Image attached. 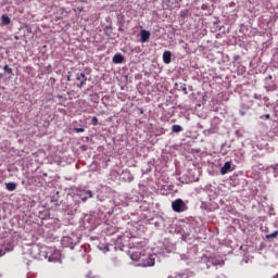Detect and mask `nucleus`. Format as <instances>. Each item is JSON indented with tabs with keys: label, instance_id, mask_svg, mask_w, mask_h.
Returning <instances> with one entry per match:
<instances>
[{
	"label": "nucleus",
	"instance_id": "f257e3e1",
	"mask_svg": "<svg viewBox=\"0 0 278 278\" xmlns=\"http://www.w3.org/2000/svg\"><path fill=\"white\" fill-rule=\"evenodd\" d=\"M157 254H151V250H139L130 254L132 262H140L139 266L147 268L149 266H155V260Z\"/></svg>",
	"mask_w": 278,
	"mask_h": 278
},
{
	"label": "nucleus",
	"instance_id": "f03ea898",
	"mask_svg": "<svg viewBox=\"0 0 278 278\" xmlns=\"http://www.w3.org/2000/svg\"><path fill=\"white\" fill-rule=\"evenodd\" d=\"M61 244L65 249H75L77 244H79V236L72 233L70 236H65L61 239Z\"/></svg>",
	"mask_w": 278,
	"mask_h": 278
},
{
	"label": "nucleus",
	"instance_id": "7ed1b4c3",
	"mask_svg": "<svg viewBox=\"0 0 278 278\" xmlns=\"http://www.w3.org/2000/svg\"><path fill=\"white\" fill-rule=\"evenodd\" d=\"M46 257L48 258V262H53L56 264H62V254L58 250H53V248L48 249Z\"/></svg>",
	"mask_w": 278,
	"mask_h": 278
},
{
	"label": "nucleus",
	"instance_id": "20e7f679",
	"mask_svg": "<svg viewBox=\"0 0 278 278\" xmlns=\"http://www.w3.org/2000/svg\"><path fill=\"white\" fill-rule=\"evenodd\" d=\"M172 210L174 212H186V210H188V207L186 206V203L184 202V200L181 199H177L174 202H172Z\"/></svg>",
	"mask_w": 278,
	"mask_h": 278
},
{
	"label": "nucleus",
	"instance_id": "39448f33",
	"mask_svg": "<svg viewBox=\"0 0 278 278\" xmlns=\"http://www.w3.org/2000/svg\"><path fill=\"white\" fill-rule=\"evenodd\" d=\"M236 166L231 163V161H228L224 164V166L220 168V174L222 175H227V173H231Z\"/></svg>",
	"mask_w": 278,
	"mask_h": 278
},
{
	"label": "nucleus",
	"instance_id": "423d86ee",
	"mask_svg": "<svg viewBox=\"0 0 278 278\" xmlns=\"http://www.w3.org/2000/svg\"><path fill=\"white\" fill-rule=\"evenodd\" d=\"M121 178L123 179V181H134V175L131 174V172H129V169H124L122 172Z\"/></svg>",
	"mask_w": 278,
	"mask_h": 278
},
{
	"label": "nucleus",
	"instance_id": "0eeeda50",
	"mask_svg": "<svg viewBox=\"0 0 278 278\" xmlns=\"http://www.w3.org/2000/svg\"><path fill=\"white\" fill-rule=\"evenodd\" d=\"M76 79H77V81H79V84L77 85L78 88L86 86V81H88V78H86V74H84V73L77 74Z\"/></svg>",
	"mask_w": 278,
	"mask_h": 278
},
{
	"label": "nucleus",
	"instance_id": "6e6552de",
	"mask_svg": "<svg viewBox=\"0 0 278 278\" xmlns=\"http://www.w3.org/2000/svg\"><path fill=\"white\" fill-rule=\"evenodd\" d=\"M113 64H123L125 62V56L121 53H116L112 59Z\"/></svg>",
	"mask_w": 278,
	"mask_h": 278
},
{
	"label": "nucleus",
	"instance_id": "1a4fd4ad",
	"mask_svg": "<svg viewBox=\"0 0 278 278\" xmlns=\"http://www.w3.org/2000/svg\"><path fill=\"white\" fill-rule=\"evenodd\" d=\"M80 199L84 203H86V201H88V199H92V191L87 190V191H83L80 193Z\"/></svg>",
	"mask_w": 278,
	"mask_h": 278
},
{
	"label": "nucleus",
	"instance_id": "9d476101",
	"mask_svg": "<svg viewBox=\"0 0 278 278\" xmlns=\"http://www.w3.org/2000/svg\"><path fill=\"white\" fill-rule=\"evenodd\" d=\"M173 58V53L170 51H165L163 53V62L164 64H170V59Z\"/></svg>",
	"mask_w": 278,
	"mask_h": 278
},
{
	"label": "nucleus",
	"instance_id": "9b49d317",
	"mask_svg": "<svg viewBox=\"0 0 278 278\" xmlns=\"http://www.w3.org/2000/svg\"><path fill=\"white\" fill-rule=\"evenodd\" d=\"M151 38V33L149 30H141V42H147Z\"/></svg>",
	"mask_w": 278,
	"mask_h": 278
},
{
	"label": "nucleus",
	"instance_id": "f8f14e48",
	"mask_svg": "<svg viewBox=\"0 0 278 278\" xmlns=\"http://www.w3.org/2000/svg\"><path fill=\"white\" fill-rule=\"evenodd\" d=\"M5 189L9 192H14L16 190V182H5Z\"/></svg>",
	"mask_w": 278,
	"mask_h": 278
},
{
	"label": "nucleus",
	"instance_id": "ddd939ff",
	"mask_svg": "<svg viewBox=\"0 0 278 278\" xmlns=\"http://www.w3.org/2000/svg\"><path fill=\"white\" fill-rule=\"evenodd\" d=\"M168 278H190V274L184 273V274H174L168 276Z\"/></svg>",
	"mask_w": 278,
	"mask_h": 278
},
{
	"label": "nucleus",
	"instance_id": "4468645a",
	"mask_svg": "<svg viewBox=\"0 0 278 278\" xmlns=\"http://www.w3.org/2000/svg\"><path fill=\"white\" fill-rule=\"evenodd\" d=\"M98 249H99L100 251H102V253H108V251H110V247H108V244H105V243H100V244L98 245Z\"/></svg>",
	"mask_w": 278,
	"mask_h": 278
},
{
	"label": "nucleus",
	"instance_id": "2eb2a0df",
	"mask_svg": "<svg viewBox=\"0 0 278 278\" xmlns=\"http://www.w3.org/2000/svg\"><path fill=\"white\" fill-rule=\"evenodd\" d=\"M172 131L174 134H179V132L184 131V128L181 126H179V125H173L172 126Z\"/></svg>",
	"mask_w": 278,
	"mask_h": 278
},
{
	"label": "nucleus",
	"instance_id": "dca6fc26",
	"mask_svg": "<svg viewBox=\"0 0 278 278\" xmlns=\"http://www.w3.org/2000/svg\"><path fill=\"white\" fill-rule=\"evenodd\" d=\"M2 25H10V23L12 22L11 20H10V16H8V15H2Z\"/></svg>",
	"mask_w": 278,
	"mask_h": 278
},
{
	"label": "nucleus",
	"instance_id": "f3484780",
	"mask_svg": "<svg viewBox=\"0 0 278 278\" xmlns=\"http://www.w3.org/2000/svg\"><path fill=\"white\" fill-rule=\"evenodd\" d=\"M277 236H278V230L267 235L266 238L267 240H273V238H277Z\"/></svg>",
	"mask_w": 278,
	"mask_h": 278
},
{
	"label": "nucleus",
	"instance_id": "a211bd4d",
	"mask_svg": "<svg viewBox=\"0 0 278 278\" xmlns=\"http://www.w3.org/2000/svg\"><path fill=\"white\" fill-rule=\"evenodd\" d=\"M3 71H4V73H8L9 75H12V67H10L9 65H4Z\"/></svg>",
	"mask_w": 278,
	"mask_h": 278
},
{
	"label": "nucleus",
	"instance_id": "6ab92c4d",
	"mask_svg": "<svg viewBox=\"0 0 278 278\" xmlns=\"http://www.w3.org/2000/svg\"><path fill=\"white\" fill-rule=\"evenodd\" d=\"M273 170H274V177H278V164L271 166Z\"/></svg>",
	"mask_w": 278,
	"mask_h": 278
},
{
	"label": "nucleus",
	"instance_id": "aec40b11",
	"mask_svg": "<svg viewBox=\"0 0 278 278\" xmlns=\"http://www.w3.org/2000/svg\"><path fill=\"white\" fill-rule=\"evenodd\" d=\"M180 90H182L185 94H188V88L186 87V84H180Z\"/></svg>",
	"mask_w": 278,
	"mask_h": 278
},
{
	"label": "nucleus",
	"instance_id": "412c9836",
	"mask_svg": "<svg viewBox=\"0 0 278 278\" xmlns=\"http://www.w3.org/2000/svg\"><path fill=\"white\" fill-rule=\"evenodd\" d=\"M188 12H189L188 9L180 11V16H182V17L188 16Z\"/></svg>",
	"mask_w": 278,
	"mask_h": 278
},
{
	"label": "nucleus",
	"instance_id": "4be33fe9",
	"mask_svg": "<svg viewBox=\"0 0 278 278\" xmlns=\"http://www.w3.org/2000/svg\"><path fill=\"white\" fill-rule=\"evenodd\" d=\"M91 123L92 125H97L99 123V119L97 117H92Z\"/></svg>",
	"mask_w": 278,
	"mask_h": 278
},
{
	"label": "nucleus",
	"instance_id": "5701e85b",
	"mask_svg": "<svg viewBox=\"0 0 278 278\" xmlns=\"http://www.w3.org/2000/svg\"><path fill=\"white\" fill-rule=\"evenodd\" d=\"M261 118H262V119H264V118L268 119V118H270V114L262 115Z\"/></svg>",
	"mask_w": 278,
	"mask_h": 278
},
{
	"label": "nucleus",
	"instance_id": "b1692460",
	"mask_svg": "<svg viewBox=\"0 0 278 278\" xmlns=\"http://www.w3.org/2000/svg\"><path fill=\"white\" fill-rule=\"evenodd\" d=\"M77 134H84V128H76Z\"/></svg>",
	"mask_w": 278,
	"mask_h": 278
},
{
	"label": "nucleus",
	"instance_id": "393cba45",
	"mask_svg": "<svg viewBox=\"0 0 278 278\" xmlns=\"http://www.w3.org/2000/svg\"><path fill=\"white\" fill-rule=\"evenodd\" d=\"M3 255H5V251L0 249V257H3Z\"/></svg>",
	"mask_w": 278,
	"mask_h": 278
},
{
	"label": "nucleus",
	"instance_id": "a878e982",
	"mask_svg": "<svg viewBox=\"0 0 278 278\" xmlns=\"http://www.w3.org/2000/svg\"><path fill=\"white\" fill-rule=\"evenodd\" d=\"M80 3H88V0H79Z\"/></svg>",
	"mask_w": 278,
	"mask_h": 278
},
{
	"label": "nucleus",
	"instance_id": "bb28decb",
	"mask_svg": "<svg viewBox=\"0 0 278 278\" xmlns=\"http://www.w3.org/2000/svg\"><path fill=\"white\" fill-rule=\"evenodd\" d=\"M244 114H245L244 111H240L241 116H244Z\"/></svg>",
	"mask_w": 278,
	"mask_h": 278
},
{
	"label": "nucleus",
	"instance_id": "cd10ccee",
	"mask_svg": "<svg viewBox=\"0 0 278 278\" xmlns=\"http://www.w3.org/2000/svg\"><path fill=\"white\" fill-rule=\"evenodd\" d=\"M217 278H225V275H222V276H217Z\"/></svg>",
	"mask_w": 278,
	"mask_h": 278
},
{
	"label": "nucleus",
	"instance_id": "c85d7f7f",
	"mask_svg": "<svg viewBox=\"0 0 278 278\" xmlns=\"http://www.w3.org/2000/svg\"><path fill=\"white\" fill-rule=\"evenodd\" d=\"M114 264H116V257L113 258Z\"/></svg>",
	"mask_w": 278,
	"mask_h": 278
},
{
	"label": "nucleus",
	"instance_id": "c756f323",
	"mask_svg": "<svg viewBox=\"0 0 278 278\" xmlns=\"http://www.w3.org/2000/svg\"><path fill=\"white\" fill-rule=\"evenodd\" d=\"M206 268H210V263H206Z\"/></svg>",
	"mask_w": 278,
	"mask_h": 278
},
{
	"label": "nucleus",
	"instance_id": "7c9ffc66",
	"mask_svg": "<svg viewBox=\"0 0 278 278\" xmlns=\"http://www.w3.org/2000/svg\"><path fill=\"white\" fill-rule=\"evenodd\" d=\"M202 10H205V4L202 5Z\"/></svg>",
	"mask_w": 278,
	"mask_h": 278
},
{
	"label": "nucleus",
	"instance_id": "2f4dec72",
	"mask_svg": "<svg viewBox=\"0 0 278 278\" xmlns=\"http://www.w3.org/2000/svg\"><path fill=\"white\" fill-rule=\"evenodd\" d=\"M268 79H273V76H271V75H269V76H268Z\"/></svg>",
	"mask_w": 278,
	"mask_h": 278
},
{
	"label": "nucleus",
	"instance_id": "473e14b6",
	"mask_svg": "<svg viewBox=\"0 0 278 278\" xmlns=\"http://www.w3.org/2000/svg\"><path fill=\"white\" fill-rule=\"evenodd\" d=\"M67 81H71V77H67Z\"/></svg>",
	"mask_w": 278,
	"mask_h": 278
},
{
	"label": "nucleus",
	"instance_id": "72a5a7b5",
	"mask_svg": "<svg viewBox=\"0 0 278 278\" xmlns=\"http://www.w3.org/2000/svg\"><path fill=\"white\" fill-rule=\"evenodd\" d=\"M184 240H186V236H182Z\"/></svg>",
	"mask_w": 278,
	"mask_h": 278
},
{
	"label": "nucleus",
	"instance_id": "f704fd0d",
	"mask_svg": "<svg viewBox=\"0 0 278 278\" xmlns=\"http://www.w3.org/2000/svg\"><path fill=\"white\" fill-rule=\"evenodd\" d=\"M175 86H179V84H175Z\"/></svg>",
	"mask_w": 278,
	"mask_h": 278
},
{
	"label": "nucleus",
	"instance_id": "c9c22d12",
	"mask_svg": "<svg viewBox=\"0 0 278 278\" xmlns=\"http://www.w3.org/2000/svg\"><path fill=\"white\" fill-rule=\"evenodd\" d=\"M274 278H277V276H274Z\"/></svg>",
	"mask_w": 278,
	"mask_h": 278
}]
</instances>
